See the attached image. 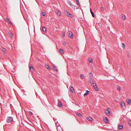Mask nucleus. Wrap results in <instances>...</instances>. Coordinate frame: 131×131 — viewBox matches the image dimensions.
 Instances as JSON below:
<instances>
[{"label":"nucleus","instance_id":"obj_36","mask_svg":"<svg viewBox=\"0 0 131 131\" xmlns=\"http://www.w3.org/2000/svg\"><path fill=\"white\" fill-rule=\"evenodd\" d=\"M105 120H106V121H105V122L106 123H107L108 122V120L107 119V118H105Z\"/></svg>","mask_w":131,"mask_h":131},{"label":"nucleus","instance_id":"obj_23","mask_svg":"<svg viewBox=\"0 0 131 131\" xmlns=\"http://www.w3.org/2000/svg\"><path fill=\"white\" fill-rule=\"evenodd\" d=\"M53 69L55 71H58V69L56 68V67L53 66Z\"/></svg>","mask_w":131,"mask_h":131},{"label":"nucleus","instance_id":"obj_41","mask_svg":"<svg viewBox=\"0 0 131 131\" xmlns=\"http://www.w3.org/2000/svg\"><path fill=\"white\" fill-rule=\"evenodd\" d=\"M29 114L30 115H31L32 114V113L31 112H29Z\"/></svg>","mask_w":131,"mask_h":131},{"label":"nucleus","instance_id":"obj_42","mask_svg":"<svg viewBox=\"0 0 131 131\" xmlns=\"http://www.w3.org/2000/svg\"><path fill=\"white\" fill-rule=\"evenodd\" d=\"M63 45H65L66 44V43L65 42H64L63 43Z\"/></svg>","mask_w":131,"mask_h":131},{"label":"nucleus","instance_id":"obj_9","mask_svg":"<svg viewBox=\"0 0 131 131\" xmlns=\"http://www.w3.org/2000/svg\"><path fill=\"white\" fill-rule=\"evenodd\" d=\"M123 128V126L122 125H119L118 126V128L119 129H122Z\"/></svg>","mask_w":131,"mask_h":131},{"label":"nucleus","instance_id":"obj_39","mask_svg":"<svg viewBox=\"0 0 131 131\" xmlns=\"http://www.w3.org/2000/svg\"><path fill=\"white\" fill-rule=\"evenodd\" d=\"M101 9L102 11L104 10V8L103 7H101Z\"/></svg>","mask_w":131,"mask_h":131},{"label":"nucleus","instance_id":"obj_43","mask_svg":"<svg viewBox=\"0 0 131 131\" xmlns=\"http://www.w3.org/2000/svg\"><path fill=\"white\" fill-rule=\"evenodd\" d=\"M64 35H63V36H63V37H64Z\"/></svg>","mask_w":131,"mask_h":131},{"label":"nucleus","instance_id":"obj_30","mask_svg":"<svg viewBox=\"0 0 131 131\" xmlns=\"http://www.w3.org/2000/svg\"><path fill=\"white\" fill-rule=\"evenodd\" d=\"M92 78H90L89 79V81L90 83L92 82Z\"/></svg>","mask_w":131,"mask_h":131},{"label":"nucleus","instance_id":"obj_22","mask_svg":"<svg viewBox=\"0 0 131 131\" xmlns=\"http://www.w3.org/2000/svg\"><path fill=\"white\" fill-rule=\"evenodd\" d=\"M59 105L60 107H62V104L61 102H60L59 103Z\"/></svg>","mask_w":131,"mask_h":131},{"label":"nucleus","instance_id":"obj_2","mask_svg":"<svg viewBox=\"0 0 131 131\" xmlns=\"http://www.w3.org/2000/svg\"><path fill=\"white\" fill-rule=\"evenodd\" d=\"M13 121V119L12 117H8L7 120V122L9 123L12 122Z\"/></svg>","mask_w":131,"mask_h":131},{"label":"nucleus","instance_id":"obj_16","mask_svg":"<svg viewBox=\"0 0 131 131\" xmlns=\"http://www.w3.org/2000/svg\"><path fill=\"white\" fill-rule=\"evenodd\" d=\"M42 29L43 31H46L47 30L46 28H45V27L44 26L42 27Z\"/></svg>","mask_w":131,"mask_h":131},{"label":"nucleus","instance_id":"obj_21","mask_svg":"<svg viewBox=\"0 0 131 131\" xmlns=\"http://www.w3.org/2000/svg\"><path fill=\"white\" fill-rule=\"evenodd\" d=\"M122 17L123 19H124V20H126V17L124 15V14L122 15Z\"/></svg>","mask_w":131,"mask_h":131},{"label":"nucleus","instance_id":"obj_6","mask_svg":"<svg viewBox=\"0 0 131 131\" xmlns=\"http://www.w3.org/2000/svg\"><path fill=\"white\" fill-rule=\"evenodd\" d=\"M56 14L58 16H60L61 15L60 12L58 10H57L56 11Z\"/></svg>","mask_w":131,"mask_h":131},{"label":"nucleus","instance_id":"obj_20","mask_svg":"<svg viewBox=\"0 0 131 131\" xmlns=\"http://www.w3.org/2000/svg\"><path fill=\"white\" fill-rule=\"evenodd\" d=\"M80 77L81 78H82V79H84L85 78V77L82 74H80Z\"/></svg>","mask_w":131,"mask_h":131},{"label":"nucleus","instance_id":"obj_24","mask_svg":"<svg viewBox=\"0 0 131 131\" xmlns=\"http://www.w3.org/2000/svg\"><path fill=\"white\" fill-rule=\"evenodd\" d=\"M42 14L43 16H46V14L45 12H42Z\"/></svg>","mask_w":131,"mask_h":131},{"label":"nucleus","instance_id":"obj_17","mask_svg":"<svg viewBox=\"0 0 131 131\" xmlns=\"http://www.w3.org/2000/svg\"><path fill=\"white\" fill-rule=\"evenodd\" d=\"M87 91V92L86 93H84V96L87 95L89 93V92L88 91Z\"/></svg>","mask_w":131,"mask_h":131},{"label":"nucleus","instance_id":"obj_35","mask_svg":"<svg viewBox=\"0 0 131 131\" xmlns=\"http://www.w3.org/2000/svg\"><path fill=\"white\" fill-rule=\"evenodd\" d=\"M76 1L77 2V4L78 5L80 4L78 0H76Z\"/></svg>","mask_w":131,"mask_h":131},{"label":"nucleus","instance_id":"obj_3","mask_svg":"<svg viewBox=\"0 0 131 131\" xmlns=\"http://www.w3.org/2000/svg\"><path fill=\"white\" fill-rule=\"evenodd\" d=\"M69 36L71 38H73V35L72 32L71 31H70L69 33Z\"/></svg>","mask_w":131,"mask_h":131},{"label":"nucleus","instance_id":"obj_32","mask_svg":"<svg viewBox=\"0 0 131 131\" xmlns=\"http://www.w3.org/2000/svg\"><path fill=\"white\" fill-rule=\"evenodd\" d=\"M11 37H12V36H13V33L12 32H11L9 35Z\"/></svg>","mask_w":131,"mask_h":131},{"label":"nucleus","instance_id":"obj_18","mask_svg":"<svg viewBox=\"0 0 131 131\" xmlns=\"http://www.w3.org/2000/svg\"><path fill=\"white\" fill-rule=\"evenodd\" d=\"M89 61L90 63H92L93 62V60L92 58H89Z\"/></svg>","mask_w":131,"mask_h":131},{"label":"nucleus","instance_id":"obj_11","mask_svg":"<svg viewBox=\"0 0 131 131\" xmlns=\"http://www.w3.org/2000/svg\"><path fill=\"white\" fill-rule=\"evenodd\" d=\"M90 12L92 15V16L94 17V13L92 11V9L91 8L90 9Z\"/></svg>","mask_w":131,"mask_h":131},{"label":"nucleus","instance_id":"obj_12","mask_svg":"<svg viewBox=\"0 0 131 131\" xmlns=\"http://www.w3.org/2000/svg\"><path fill=\"white\" fill-rule=\"evenodd\" d=\"M77 114L80 117H83V115L80 113H77Z\"/></svg>","mask_w":131,"mask_h":131},{"label":"nucleus","instance_id":"obj_1","mask_svg":"<svg viewBox=\"0 0 131 131\" xmlns=\"http://www.w3.org/2000/svg\"><path fill=\"white\" fill-rule=\"evenodd\" d=\"M1 108L4 110H7V106L6 103L1 105Z\"/></svg>","mask_w":131,"mask_h":131},{"label":"nucleus","instance_id":"obj_10","mask_svg":"<svg viewBox=\"0 0 131 131\" xmlns=\"http://www.w3.org/2000/svg\"><path fill=\"white\" fill-rule=\"evenodd\" d=\"M70 90L71 91L72 93H74L75 91L73 86H71Z\"/></svg>","mask_w":131,"mask_h":131},{"label":"nucleus","instance_id":"obj_13","mask_svg":"<svg viewBox=\"0 0 131 131\" xmlns=\"http://www.w3.org/2000/svg\"><path fill=\"white\" fill-rule=\"evenodd\" d=\"M30 71L32 72L34 71V68L32 67H30Z\"/></svg>","mask_w":131,"mask_h":131},{"label":"nucleus","instance_id":"obj_15","mask_svg":"<svg viewBox=\"0 0 131 131\" xmlns=\"http://www.w3.org/2000/svg\"><path fill=\"white\" fill-rule=\"evenodd\" d=\"M87 119L88 120L90 121H92V118L90 117H88Z\"/></svg>","mask_w":131,"mask_h":131},{"label":"nucleus","instance_id":"obj_25","mask_svg":"<svg viewBox=\"0 0 131 131\" xmlns=\"http://www.w3.org/2000/svg\"><path fill=\"white\" fill-rule=\"evenodd\" d=\"M5 21H9L10 20L9 19V18H5Z\"/></svg>","mask_w":131,"mask_h":131},{"label":"nucleus","instance_id":"obj_8","mask_svg":"<svg viewBox=\"0 0 131 131\" xmlns=\"http://www.w3.org/2000/svg\"><path fill=\"white\" fill-rule=\"evenodd\" d=\"M105 112L106 113V114L108 115V114H109L110 113V111L108 110V108L107 109V110H106L105 111Z\"/></svg>","mask_w":131,"mask_h":131},{"label":"nucleus","instance_id":"obj_33","mask_svg":"<svg viewBox=\"0 0 131 131\" xmlns=\"http://www.w3.org/2000/svg\"><path fill=\"white\" fill-rule=\"evenodd\" d=\"M117 89L119 91H120L121 90L120 87L119 86H118L117 88Z\"/></svg>","mask_w":131,"mask_h":131},{"label":"nucleus","instance_id":"obj_14","mask_svg":"<svg viewBox=\"0 0 131 131\" xmlns=\"http://www.w3.org/2000/svg\"><path fill=\"white\" fill-rule=\"evenodd\" d=\"M71 7H72L71 8H72L73 10H75L76 8V7L75 6L73 5L72 6H71Z\"/></svg>","mask_w":131,"mask_h":131},{"label":"nucleus","instance_id":"obj_5","mask_svg":"<svg viewBox=\"0 0 131 131\" xmlns=\"http://www.w3.org/2000/svg\"><path fill=\"white\" fill-rule=\"evenodd\" d=\"M93 87L95 89V90L97 91H99V89H97V87L96 85V84H95V85H93Z\"/></svg>","mask_w":131,"mask_h":131},{"label":"nucleus","instance_id":"obj_28","mask_svg":"<svg viewBox=\"0 0 131 131\" xmlns=\"http://www.w3.org/2000/svg\"><path fill=\"white\" fill-rule=\"evenodd\" d=\"M69 4L70 6H72L73 4L71 1H69Z\"/></svg>","mask_w":131,"mask_h":131},{"label":"nucleus","instance_id":"obj_29","mask_svg":"<svg viewBox=\"0 0 131 131\" xmlns=\"http://www.w3.org/2000/svg\"><path fill=\"white\" fill-rule=\"evenodd\" d=\"M89 75L91 77V78H92L93 76V74L91 72L89 73Z\"/></svg>","mask_w":131,"mask_h":131},{"label":"nucleus","instance_id":"obj_26","mask_svg":"<svg viewBox=\"0 0 131 131\" xmlns=\"http://www.w3.org/2000/svg\"><path fill=\"white\" fill-rule=\"evenodd\" d=\"M59 51L61 53H63V50L61 49H59Z\"/></svg>","mask_w":131,"mask_h":131},{"label":"nucleus","instance_id":"obj_34","mask_svg":"<svg viewBox=\"0 0 131 131\" xmlns=\"http://www.w3.org/2000/svg\"><path fill=\"white\" fill-rule=\"evenodd\" d=\"M46 67L48 69H49V68H50V67H49L48 65H46Z\"/></svg>","mask_w":131,"mask_h":131},{"label":"nucleus","instance_id":"obj_27","mask_svg":"<svg viewBox=\"0 0 131 131\" xmlns=\"http://www.w3.org/2000/svg\"><path fill=\"white\" fill-rule=\"evenodd\" d=\"M2 50L5 53H6V49L4 48H3L2 49Z\"/></svg>","mask_w":131,"mask_h":131},{"label":"nucleus","instance_id":"obj_40","mask_svg":"<svg viewBox=\"0 0 131 131\" xmlns=\"http://www.w3.org/2000/svg\"><path fill=\"white\" fill-rule=\"evenodd\" d=\"M9 24H10V25H12V23L11 22L10 20H9Z\"/></svg>","mask_w":131,"mask_h":131},{"label":"nucleus","instance_id":"obj_37","mask_svg":"<svg viewBox=\"0 0 131 131\" xmlns=\"http://www.w3.org/2000/svg\"><path fill=\"white\" fill-rule=\"evenodd\" d=\"M122 46L123 48H124L125 46V45L124 43H122Z\"/></svg>","mask_w":131,"mask_h":131},{"label":"nucleus","instance_id":"obj_4","mask_svg":"<svg viewBox=\"0 0 131 131\" xmlns=\"http://www.w3.org/2000/svg\"><path fill=\"white\" fill-rule=\"evenodd\" d=\"M121 105L122 108H123L124 109H125L126 107L125 105V103L123 102H122L121 103Z\"/></svg>","mask_w":131,"mask_h":131},{"label":"nucleus","instance_id":"obj_31","mask_svg":"<svg viewBox=\"0 0 131 131\" xmlns=\"http://www.w3.org/2000/svg\"><path fill=\"white\" fill-rule=\"evenodd\" d=\"M68 16L70 17H73L72 15L70 13H69Z\"/></svg>","mask_w":131,"mask_h":131},{"label":"nucleus","instance_id":"obj_38","mask_svg":"<svg viewBox=\"0 0 131 131\" xmlns=\"http://www.w3.org/2000/svg\"><path fill=\"white\" fill-rule=\"evenodd\" d=\"M92 84L93 85H95V84H96L94 82H93V81H92Z\"/></svg>","mask_w":131,"mask_h":131},{"label":"nucleus","instance_id":"obj_19","mask_svg":"<svg viewBox=\"0 0 131 131\" xmlns=\"http://www.w3.org/2000/svg\"><path fill=\"white\" fill-rule=\"evenodd\" d=\"M69 13H70L69 12H67V11L64 12L65 14L67 16L68 15Z\"/></svg>","mask_w":131,"mask_h":131},{"label":"nucleus","instance_id":"obj_7","mask_svg":"<svg viewBox=\"0 0 131 131\" xmlns=\"http://www.w3.org/2000/svg\"><path fill=\"white\" fill-rule=\"evenodd\" d=\"M127 103L129 105L131 104V100L130 99H127Z\"/></svg>","mask_w":131,"mask_h":131}]
</instances>
